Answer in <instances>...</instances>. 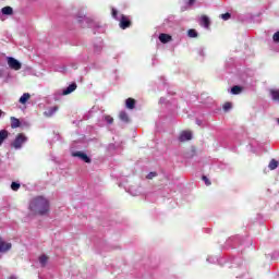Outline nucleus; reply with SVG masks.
<instances>
[{"mask_svg": "<svg viewBox=\"0 0 279 279\" xmlns=\"http://www.w3.org/2000/svg\"><path fill=\"white\" fill-rule=\"evenodd\" d=\"M201 25L208 29L210 27V19H208V15H202L201 16Z\"/></svg>", "mask_w": 279, "mask_h": 279, "instance_id": "9b49d317", "label": "nucleus"}, {"mask_svg": "<svg viewBox=\"0 0 279 279\" xmlns=\"http://www.w3.org/2000/svg\"><path fill=\"white\" fill-rule=\"evenodd\" d=\"M58 112V106H54L48 110V116L52 117V114H56Z\"/></svg>", "mask_w": 279, "mask_h": 279, "instance_id": "4be33fe9", "label": "nucleus"}, {"mask_svg": "<svg viewBox=\"0 0 279 279\" xmlns=\"http://www.w3.org/2000/svg\"><path fill=\"white\" fill-rule=\"evenodd\" d=\"M29 210L33 211V215H47L49 213V201L43 196H37L31 201Z\"/></svg>", "mask_w": 279, "mask_h": 279, "instance_id": "f257e3e1", "label": "nucleus"}, {"mask_svg": "<svg viewBox=\"0 0 279 279\" xmlns=\"http://www.w3.org/2000/svg\"><path fill=\"white\" fill-rule=\"evenodd\" d=\"M11 128L12 130H16V128H21V120L15 117H11Z\"/></svg>", "mask_w": 279, "mask_h": 279, "instance_id": "ddd939ff", "label": "nucleus"}, {"mask_svg": "<svg viewBox=\"0 0 279 279\" xmlns=\"http://www.w3.org/2000/svg\"><path fill=\"white\" fill-rule=\"evenodd\" d=\"M10 250H12V243H7L0 238V253L10 252Z\"/></svg>", "mask_w": 279, "mask_h": 279, "instance_id": "0eeeda50", "label": "nucleus"}, {"mask_svg": "<svg viewBox=\"0 0 279 279\" xmlns=\"http://www.w3.org/2000/svg\"><path fill=\"white\" fill-rule=\"evenodd\" d=\"M29 99H32V95H29V93H24L21 97H20V104H27V101H29Z\"/></svg>", "mask_w": 279, "mask_h": 279, "instance_id": "4468645a", "label": "nucleus"}, {"mask_svg": "<svg viewBox=\"0 0 279 279\" xmlns=\"http://www.w3.org/2000/svg\"><path fill=\"white\" fill-rule=\"evenodd\" d=\"M268 168L270 169V171H274L275 169H278V161L276 159H271Z\"/></svg>", "mask_w": 279, "mask_h": 279, "instance_id": "6ab92c4d", "label": "nucleus"}, {"mask_svg": "<svg viewBox=\"0 0 279 279\" xmlns=\"http://www.w3.org/2000/svg\"><path fill=\"white\" fill-rule=\"evenodd\" d=\"M49 260V257L47 255L39 256V263L41 267H45L47 265V262Z\"/></svg>", "mask_w": 279, "mask_h": 279, "instance_id": "aec40b11", "label": "nucleus"}, {"mask_svg": "<svg viewBox=\"0 0 279 279\" xmlns=\"http://www.w3.org/2000/svg\"><path fill=\"white\" fill-rule=\"evenodd\" d=\"M9 279H17L16 277H10Z\"/></svg>", "mask_w": 279, "mask_h": 279, "instance_id": "473e14b6", "label": "nucleus"}, {"mask_svg": "<svg viewBox=\"0 0 279 279\" xmlns=\"http://www.w3.org/2000/svg\"><path fill=\"white\" fill-rule=\"evenodd\" d=\"M105 121L109 124L112 125V123H114V118L111 116H106L105 117Z\"/></svg>", "mask_w": 279, "mask_h": 279, "instance_id": "5701e85b", "label": "nucleus"}, {"mask_svg": "<svg viewBox=\"0 0 279 279\" xmlns=\"http://www.w3.org/2000/svg\"><path fill=\"white\" fill-rule=\"evenodd\" d=\"M272 101H277L279 104V89H270L269 90Z\"/></svg>", "mask_w": 279, "mask_h": 279, "instance_id": "dca6fc26", "label": "nucleus"}, {"mask_svg": "<svg viewBox=\"0 0 279 279\" xmlns=\"http://www.w3.org/2000/svg\"><path fill=\"white\" fill-rule=\"evenodd\" d=\"M10 136V133L8 130H1L0 131V145H3V142Z\"/></svg>", "mask_w": 279, "mask_h": 279, "instance_id": "2eb2a0df", "label": "nucleus"}, {"mask_svg": "<svg viewBox=\"0 0 279 279\" xmlns=\"http://www.w3.org/2000/svg\"><path fill=\"white\" fill-rule=\"evenodd\" d=\"M173 38L171 37V35L169 34H165V33H161L159 35V40L160 43H162L163 45H167V43H171Z\"/></svg>", "mask_w": 279, "mask_h": 279, "instance_id": "9d476101", "label": "nucleus"}, {"mask_svg": "<svg viewBox=\"0 0 279 279\" xmlns=\"http://www.w3.org/2000/svg\"><path fill=\"white\" fill-rule=\"evenodd\" d=\"M193 138V133L191 131H182L179 135L180 143H186Z\"/></svg>", "mask_w": 279, "mask_h": 279, "instance_id": "39448f33", "label": "nucleus"}, {"mask_svg": "<svg viewBox=\"0 0 279 279\" xmlns=\"http://www.w3.org/2000/svg\"><path fill=\"white\" fill-rule=\"evenodd\" d=\"M14 12V10L12 9V7H4L2 8V14H5L8 16L12 15Z\"/></svg>", "mask_w": 279, "mask_h": 279, "instance_id": "f3484780", "label": "nucleus"}, {"mask_svg": "<svg viewBox=\"0 0 279 279\" xmlns=\"http://www.w3.org/2000/svg\"><path fill=\"white\" fill-rule=\"evenodd\" d=\"M12 191H19L21 189V184L16 182L11 183Z\"/></svg>", "mask_w": 279, "mask_h": 279, "instance_id": "b1692460", "label": "nucleus"}, {"mask_svg": "<svg viewBox=\"0 0 279 279\" xmlns=\"http://www.w3.org/2000/svg\"><path fill=\"white\" fill-rule=\"evenodd\" d=\"M272 40H274V43H279V31L274 34Z\"/></svg>", "mask_w": 279, "mask_h": 279, "instance_id": "cd10ccee", "label": "nucleus"}, {"mask_svg": "<svg viewBox=\"0 0 279 279\" xmlns=\"http://www.w3.org/2000/svg\"><path fill=\"white\" fill-rule=\"evenodd\" d=\"M230 13H223V14H221V19L223 20V21H229V19H230Z\"/></svg>", "mask_w": 279, "mask_h": 279, "instance_id": "c85d7f7f", "label": "nucleus"}, {"mask_svg": "<svg viewBox=\"0 0 279 279\" xmlns=\"http://www.w3.org/2000/svg\"><path fill=\"white\" fill-rule=\"evenodd\" d=\"M187 36H189V38H197V36H198L197 31H195L194 28L189 29Z\"/></svg>", "mask_w": 279, "mask_h": 279, "instance_id": "412c9836", "label": "nucleus"}, {"mask_svg": "<svg viewBox=\"0 0 279 279\" xmlns=\"http://www.w3.org/2000/svg\"><path fill=\"white\" fill-rule=\"evenodd\" d=\"M111 14L114 19H117V16L119 15V11H117V9L112 8L111 9Z\"/></svg>", "mask_w": 279, "mask_h": 279, "instance_id": "c756f323", "label": "nucleus"}, {"mask_svg": "<svg viewBox=\"0 0 279 279\" xmlns=\"http://www.w3.org/2000/svg\"><path fill=\"white\" fill-rule=\"evenodd\" d=\"M243 88L239 85H235L231 88V93L232 95H240V93H242Z\"/></svg>", "mask_w": 279, "mask_h": 279, "instance_id": "a211bd4d", "label": "nucleus"}, {"mask_svg": "<svg viewBox=\"0 0 279 279\" xmlns=\"http://www.w3.org/2000/svg\"><path fill=\"white\" fill-rule=\"evenodd\" d=\"M222 109L225 110V112H228V110L232 109V102H226Z\"/></svg>", "mask_w": 279, "mask_h": 279, "instance_id": "393cba45", "label": "nucleus"}, {"mask_svg": "<svg viewBox=\"0 0 279 279\" xmlns=\"http://www.w3.org/2000/svg\"><path fill=\"white\" fill-rule=\"evenodd\" d=\"M72 156L74 158H80L81 160H83V162L90 163V159H89L88 155H86L83 151H75V153L72 154Z\"/></svg>", "mask_w": 279, "mask_h": 279, "instance_id": "423d86ee", "label": "nucleus"}, {"mask_svg": "<svg viewBox=\"0 0 279 279\" xmlns=\"http://www.w3.org/2000/svg\"><path fill=\"white\" fill-rule=\"evenodd\" d=\"M1 114H3V111L0 110V117H1Z\"/></svg>", "mask_w": 279, "mask_h": 279, "instance_id": "72a5a7b5", "label": "nucleus"}, {"mask_svg": "<svg viewBox=\"0 0 279 279\" xmlns=\"http://www.w3.org/2000/svg\"><path fill=\"white\" fill-rule=\"evenodd\" d=\"M158 177V173L157 172H149L147 174V180H154V178H157Z\"/></svg>", "mask_w": 279, "mask_h": 279, "instance_id": "a878e982", "label": "nucleus"}, {"mask_svg": "<svg viewBox=\"0 0 279 279\" xmlns=\"http://www.w3.org/2000/svg\"><path fill=\"white\" fill-rule=\"evenodd\" d=\"M82 19H83V21H85L86 23H88V21H90L88 17H86V15H84Z\"/></svg>", "mask_w": 279, "mask_h": 279, "instance_id": "7c9ffc66", "label": "nucleus"}, {"mask_svg": "<svg viewBox=\"0 0 279 279\" xmlns=\"http://www.w3.org/2000/svg\"><path fill=\"white\" fill-rule=\"evenodd\" d=\"M119 119H120V121H122L123 123H130V116H129L128 112H125V111H120V113H119Z\"/></svg>", "mask_w": 279, "mask_h": 279, "instance_id": "f8f14e48", "label": "nucleus"}, {"mask_svg": "<svg viewBox=\"0 0 279 279\" xmlns=\"http://www.w3.org/2000/svg\"><path fill=\"white\" fill-rule=\"evenodd\" d=\"M80 23H82V20H78Z\"/></svg>", "mask_w": 279, "mask_h": 279, "instance_id": "f704fd0d", "label": "nucleus"}, {"mask_svg": "<svg viewBox=\"0 0 279 279\" xmlns=\"http://www.w3.org/2000/svg\"><path fill=\"white\" fill-rule=\"evenodd\" d=\"M27 142V136L23 133H19L11 144V147H14V149H21L23 147V143Z\"/></svg>", "mask_w": 279, "mask_h": 279, "instance_id": "f03ea898", "label": "nucleus"}, {"mask_svg": "<svg viewBox=\"0 0 279 279\" xmlns=\"http://www.w3.org/2000/svg\"><path fill=\"white\" fill-rule=\"evenodd\" d=\"M190 5H193L195 3V0H189Z\"/></svg>", "mask_w": 279, "mask_h": 279, "instance_id": "2f4dec72", "label": "nucleus"}, {"mask_svg": "<svg viewBox=\"0 0 279 279\" xmlns=\"http://www.w3.org/2000/svg\"><path fill=\"white\" fill-rule=\"evenodd\" d=\"M125 108H128V110H134L136 108V99L128 98L125 100Z\"/></svg>", "mask_w": 279, "mask_h": 279, "instance_id": "1a4fd4ad", "label": "nucleus"}, {"mask_svg": "<svg viewBox=\"0 0 279 279\" xmlns=\"http://www.w3.org/2000/svg\"><path fill=\"white\" fill-rule=\"evenodd\" d=\"M120 29H128L132 27V20H130L126 15H121L120 23H119Z\"/></svg>", "mask_w": 279, "mask_h": 279, "instance_id": "7ed1b4c3", "label": "nucleus"}, {"mask_svg": "<svg viewBox=\"0 0 279 279\" xmlns=\"http://www.w3.org/2000/svg\"><path fill=\"white\" fill-rule=\"evenodd\" d=\"M74 90H77L76 83H72L65 89H63L62 95H71V93H74Z\"/></svg>", "mask_w": 279, "mask_h": 279, "instance_id": "6e6552de", "label": "nucleus"}, {"mask_svg": "<svg viewBox=\"0 0 279 279\" xmlns=\"http://www.w3.org/2000/svg\"><path fill=\"white\" fill-rule=\"evenodd\" d=\"M202 180L205 182L206 186H210L211 182H210V180L208 179V177L203 175Z\"/></svg>", "mask_w": 279, "mask_h": 279, "instance_id": "bb28decb", "label": "nucleus"}, {"mask_svg": "<svg viewBox=\"0 0 279 279\" xmlns=\"http://www.w3.org/2000/svg\"><path fill=\"white\" fill-rule=\"evenodd\" d=\"M8 64L10 66V69H12L13 71H21L23 64L20 63L19 60H16L15 58L13 57H9L8 58Z\"/></svg>", "mask_w": 279, "mask_h": 279, "instance_id": "20e7f679", "label": "nucleus"}]
</instances>
